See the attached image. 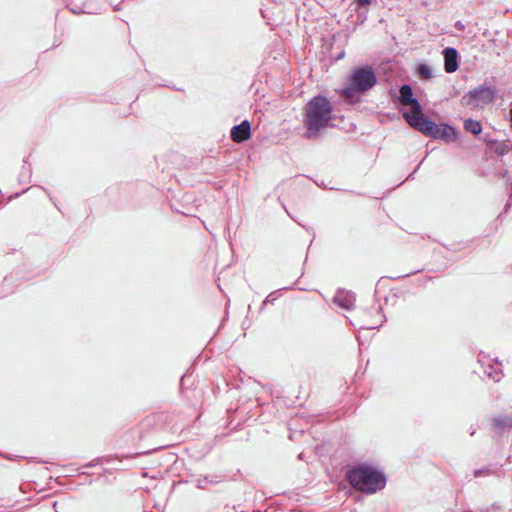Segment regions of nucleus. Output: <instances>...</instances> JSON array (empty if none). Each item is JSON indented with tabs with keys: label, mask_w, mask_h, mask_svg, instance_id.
Wrapping results in <instances>:
<instances>
[{
	"label": "nucleus",
	"mask_w": 512,
	"mask_h": 512,
	"mask_svg": "<svg viewBox=\"0 0 512 512\" xmlns=\"http://www.w3.org/2000/svg\"><path fill=\"white\" fill-rule=\"evenodd\" d=\"M464 129L465 131L473 134V135H479L482 132V125L479 121L474 119H466L464 120Z\"/></svg>",
	"instance_id": "nucleus-15"
},
{
	"label": "nucleus",
	"mask_w": 512,
	"mask_h": 512,
	"mask_svg": "<svg viewBox=\"0 0 512 512\" xmlns=\"http://www.w3.org/2000/svg\"><path fill=\"white\" fill-rule=\"evenodd\" d=\"M417 73L422 79H430L432 77V70L430 66L425 63L418 65Z\"/></svg>",
	"instance_id": "nucleus-18"
},
{
	"label": "nucleus",
	"mask_w": 512,
	"mask_h": 512,
	"mask_svg": "<svg viewBox=\"0 0 512 512\" xmlns=\"http://www.w3.org/2000/svg\"><path fill=\"white\" fill-rule=\"evenodd\" d=\"M343 57H344V52H341V53L336 57V59H337V60H339V59H341V58H343Z\"/></svg>",
	"instance_id": "nucleus-27"
},
{
	"label": "nucleus",
	"mask_w": 512,
	"mask_h": 512,
	"mask_svg": "<svg viewBox=\"0 0 512 512\" xmlns=\"http://www.w3.org/2000/svg\"><path fill=\"white\" fill-rule=\"evenodd\" d=\"M371 312H375V316L365 323H363L360 327L364 329H377L382 326L385 322L386 318L382 313V307L380 305H374L371 308Z\"/></svg>",
	"instance_id": "nucleus-12"
},
{
	"label": "nucleus",
	"mask_w": 512,
	"mask_h": 512,
	"mask_svg": "<svg viewBox=\"0 0 512 512\" xmlns=\"http://www.w3.org/2000/svg\"><path fill=\"white\" fill-rule=\"evenodd\" d=\"M480 512H504V511H502L499 506H496L493 504V505L487 507L485 510H480Z\"/></svg>",
	"instance_id": "nucleus-21"
},
{
	"label": "nucleus",
	"mask_w": 512,
	"mask_h": 512,
	"mask_svg": "<svg viewBox=\"0 0 512 512\" xmlns=\"http://www.w3.org/2000/svg\"><path fill=\"white\" fill-rule=\"evenodd\" d=\"M355 301V294L345 290H338L333 298L334 304L346 310L352 309L355 305Z\"/></svg>",
	"instance_id": "nucleus-10"
},
{
	"label": "nucleus",
	"mask_w": 512,
	"mask_h": 512,
	"mask_svg": "<svg viewBox=\"0 0 512 512\" xmlns=\"http://www.w3.org/2000/svg\"><path fill=\"white\" fill-rule=\"evenodd\" d=\"M260 11H261V13H262V16H263L264 18H266V15L264 14V10L261 8V9H260Z\"/></svg>",
	"instance_id": "nucleus-29"
},
{
	"label": "nucleus",
	"mask_w": 512,
	"mask_h": 512,
	"mask_svg": "<svg viewBox=\"0 0 512 512\" xmlns=\"http://www.w3.org/2000/svg\"><path fill=\"white\" fill-rule=\"evenodd\" d=\"M494 150L499 155H504L508 153L512 149V142H497L496 144H493Z\"/></svg>",
	"instance_id": "nucleus-17"
},
{
	"label": "nucleus",
	"mask_w": 512,
	"mask_h": 512,
	"mask_svg": "<svg viewBox=\"0 0 512 512\" xmlns=\"http://www.w3.org/2000/svg\"><path fill=\"white\" fill-rule=\"evenodd\" d=\"M223 478L224 476L217 474L200 476L195 480L196 487L199 489H206L210 485H216L222 482Z\"/></svg>",
	"instance_id": "nucleus-14"
},
{
	"label": "nucleus",
	"mask_w": 512,
	"mask_h": 512,
	"mask_svg": "<svg viewBox=\"0 0 512 512\" xmlns=\"http://www.w3.org/2000/svg\"><path fill=\"white\" fill-rule=\"evenodd\" d=\"M371 2H366V1H363V2H356L357 4V7H356V10L357 11H363L367 8V6L370 4Z\"/></svg>",
	"instance_id": "nucleus-22"
},
{
	"label": "nucleus",
	"mask_w": 512,
	"mask_h": 512,
	"mask_svg": "<svg viewBox=\"0 0 512 512\" xmlns=\"http://www.w3.org/2000/svg\"><path fill=\"white\" fill-rule=\"evenodd\" d=\"M23 169H24V170H26L28 174H30V167H29V166H27V167H26V166L24 165V166H23Z\"/></svg>",
	"instance_id": "nucleus-28"
},
{
	"label": "nucleus",
	"mask_w": 512,
	"mask_h": 512,
	"mask_svg": "<svg viewBox=\"0 0 512 512\" xmlns=\"http://www.w3.org/2000/svg\"><path fill=\"white\" fill-rule=\"evenodd\" d=\"M349 484L357 491L374 494L386 486V476L377 467L362 463L350 467L346 472Z\"/></svg>",
	"instance_id": "nucleus-1"
},
{
	"label": "nucleus",
	"mask_w": 512,
	"mask_h": 512,
	"mask_svg": "<svg viewBox=\"0 0 512 512\" xmlns=\"http://www.w3.org/2000/svg\"><path fill=\"white\" fill-rule=\"evenodd\" d=\"M444 69L447 73L455 72L459 67L458 52L453 47H446L443 50Z\"/></svg>",
	"instance_id": "nucleus-11"
},
{
	"label": "nucleus",
	"mask_w": 512,
	"mask_h": 512,
	"mask_svg": "<svg viewBox=\"0 0 512 512\" xmlns=\"http://www.w3.org/2000/svg\"><path fill=\"white\" fill-rule=\"evenodd\" d=\"M455 26H456V28H458L459 30H463V29H464V25H463L460 21L456 22Z\"/></svg>",
	"instance_id": "nucleus-24"
},
{
	"label": "nucleus",
	"mask_w": 512,
	"mask_h": 512,
	"mask_svg": "<svg viewBox=\"0 0 512 512\" xmlns=\"http://www.w3.org/2000/svg\"><path fill=\"white\" fill-rule=\"evenodd\" d=\"M376 83L377 77L372 66H360L354 69L347 78L342 95L347 99H353L372 89Z\"/></svg>",
	"instance_id": "nucleus-3"
},
{
	"label": "nucleus",
	"mask_w": 512,
	"mask_h": 512,
	"mask_svg": "<svg viewBox=\"0 0 512 512\" xmlns=\"http://www.w3.org/2000/svg\"><path fill=\"white\" fill-rule=\"evenodd\" d=\"M416 171H417V168L412 173H410L406 179L407 180L412 179L414 177V174L416 173Z\"/></svg>",
	"instance_id": "nucleus-26"
},
{
	"label": "nucleus",
	"mask_w": 512,
	"mask_h": 512,
	"mask_svg": "<svg viewBox=\"0 0 512 512\" xmlns=\"http://www.w3.org/2000/svg\"><path fill=\"white\" fill-rule=\"evenodd\" d=\"M422 164H423V161H420V162H419V165H418L416 168L418 169V168H419V166H420V165H422Z\"/></svg>",
	"instance_id": "nucleus-31"
},
{
	"label": "nucleus",
	"mask_w": 512,
	"mask_h": 512,
	"mask_svg": "<svg viewBox=\"0 0 512 512\" xmlns=\"http://www.w3.org/2000/svg\"><path fill=\"white\" fill-rule=\"evenodd\" d=\"M494 430L498 434H502L512 429V416L498 415L493 418Z\"/></svg>",
	"instance_id": "nucleus-13"
},
{
	"label": "nucleus",
	"mask_w": 512,
	"mask_h": 512,
	"mask_svg": "<svg viewBox=\"0 0 512 512\" xmlns=\"http://www.w3.org/2000/svg\"><path fill=\"white\" fill-rule=\"evenodd\" d=\"M498 90L489 81L476 86L466 92L460 100L462 106L470 109H482L484 106L492 104L497 96Z\"/></svg>",
	"instance_id": "nucleus-4"
},
{
	"label": "nucleus",
	"mask_w": 512,
	"mask_h": 512,
	"mask_svg": "<svg viewBox=\"0 0 512 512\" xmlns=\"http://www.w3.org/2000/svg\"><path fill=\"white\" fill-rule=\"evenodd\" d=\"M489 471L490 470L487 468L476 469V470H474V476L475 477L485 476L489 473Z\"/></svg>",
	"instance_id": "nucleus-20"
},
{
	"label": "nucleus",
	"mask_w": 512,
	"mask_h": 512,
	"mask_svg": "<svg viewBox=\"0 0 512 512\" xmlns=\"http://www.w3.org/2000/svg\"><path fill=\"white\" fill-rule=\"evenodd\" d=\"M483 141L486 142L490 146H493V144H496V140H492L488 136H484Z\"/></svg>",
	"instance_id": "nucleus-23"
},
{
	"label": "nucleus",
	"mask_w": 512,
	"mask_h": 512,
	"mask_svg": "<svg viewBox=\"0 0 512 512\" xmlns=\"http://www.w3.org/2000/svg\"><path fill=\"white\" fill-rule=\"evenodd\" d=\"M403 117L415 130L420 131L427 137L432 136L436 123L423 114L422 107L419 112H404Z\"/></svg>",
	"instance_id": "nucleus-5"
},
{
	"label": "nucleus",
	"mask_w": 512,
	"mask_h": 512,
	"mask_svg": "<svg viewBox=\"0 0 512 512\" xmlns=\"http://www.w3.org/2000/svg\"><path fill=\"white\" fill-rule=\"evenodd\" d=\"M510 200H512V192H511V195H510Z\"/></svg>",
	"instance_id": "nucleus-32"
},
{
	"label": "nucleus",
	"mask_w": 512,
	"mask_h": 512,
	"mask_svg": "<svg viewBox=\"0 0 512 512\" xmlns=\"http://www.w3.org/2000/svg\"><path fill=\"white\" fill-rule=\"evenodd\" d=\"M394 101L399 102L403 106H409L410 112H419L421 104L413 95V90L410 84H403L399 88V94L394 97Z\"/></svg>",
	"instance_id": "nucleus-7"
},
{
	"label": "nucleus",
	"mask_w": 512,
	"mask_h": 512,
	"mask_svg": "<svg viewBox=\"0 0 512 512\" xmlns=\"http://www.w3.org/2000/svg\"><path fill=\"white\" fill-rule=\"evenodd\" d=\"M431 138L444 140L446 142H455L458 138V133L456 129L449 124H436Z\"/></svg>",
	"instance_id": "nucleus-8"
},
{
	"label": "nucleus",
	"mask_w": 512,
	"mask_h": 512,
	"mask_svg": "<svg viewBox=\"0 0 512 512\" xmlns=\"http://www.w3.org/2000/svg\"><path fill=\"white\" fill-rule=\"evenodd\" d=\"M104 4L105 2H67L66 8L75 15H96L102 13Z\"/></svg>",
	"instance_id": "nucleus-6"
},
{
	"label": "nucleus",
	"mask_w": 512,
	"mask_h": 512,
	"mask_svg": "<svg viewBox=\"0 0 512 512\" xmlns=\"http://www.w3.org/2000/svg\"><path fill=\"white\" fill-rule=\"evenodd\" d=\"M331 120L332 105L330 101L322 95L313 97L305 106L306 137L315 136L317 132L327 127Z\"/></svg>",
	"instance_id": "nucleus-2"
},
{
	"label": "nucleus",
	"mask_w": 512,
	"mask_h": 512,
	"mask_svg": "<svg viewBox=\"0 0 512 512\" xmlns=\"http://www.w3.org/2000/svg\"><path fill=\"white\" fill-rule=\"evenodd\" d=\"M251 137V124L248 120L242 121L231 129V138L236 143H242Z\"/></svg>",
	"instance_id": "nucleus-9"
},
{
	"label": "nucleus",
	"mask_w": 512,
	"mask_h": 512,
	"mask_svg": "<svg viewBox=\"0 0 512 512\" xmlns=\"http://www.w3.org/2000/svg\"><path fill=\"white\" fill-rule=\"evenodd\" d=\"M422 164H423V161H420V162H419V165H418L416 168L418 169V168H419V166H420V165H422Z\"/></svg>",
	"instance_id": "nucleus-30"
},
{
	"label": "nucleus",
	"mask_w": 512,
	"mask_h": 512,
	"mask_svg": "<svg viewBox=\"0 0 512 512\" xmlns=\"http://www.w3.org/2000/svg\"><path fill=\"white\" fill-rule=\"evenodd\" d=\"M113 9H114L115 11H119V10H121V2H118L116 5H114V6H113Z\"/></svg>",
	"instance_id": "nucleus-25"
},
{
	"label": "nucleus",
	"mask_w": 512,
	"mask_h": 512,
	"mask_svg": "<svg viewBox=\"0 0 512 512\" xmlns=\"http://www.w3.org/2000/svg\"><path fill=\"white\" fill-rule=\"evenodd\" d=\"M484 373L495 382H499L503 376L502 370L494 368L491 365H488L484 369Z\"/></svg>",
	"instance_id": "nucleus-16"
},
{
	"label": "nucleus",
	"mask_w": 512,
	"mask_h": 512,
	"mask_svg": "<svg viewBox=\"0 0 512 512\" xmlns=\"http://www.w3.org/2000/svg\"><path fill=\"white\" fill-rule=\"evenodd\" d=\"M276 299H277V297H276V292H272V293H270V294L266 297V299L263 301V304H262L261 309H263V307H264L266 304H268V303H273Z\"/></svg>",
	"instance_id": "nucleus-19"
}]
</instances>
